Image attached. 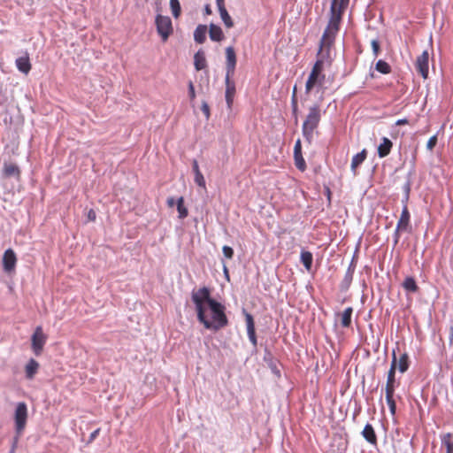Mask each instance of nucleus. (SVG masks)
<instances>
[{
  "label": "nucleus",
  "mask_w": 453,
  "mask_h": 453,
  "mask_svg": "<svg viewBox=\"0 0 453 453\" xmlns=\"http://www.w3.org/2000/svg\"><path fill=\"white\" fill-rule=\"evenodd\" d=\"M349 0H332L330 8V19L321 37L319 50L317 54V60L305 83V94H310L315 88L322 87L326 75L324 72L325 64L331 65L330 50L334 43L335 35L339 31V26L342 14L348 7Z\"/></svg>",
  "instance_id": "1"
},
{
  "label": "nucleus",
  "mask_w": 453,
  "mask_h": 453,
  "mask_svg": "<svg viewBox=\"0 0 453 453\" xmlns=\"http://www.w3.org/2000/svg\"><path fill=\"white\" fill-rule=\"evenodd\" d=\"M191 299L196 306L197 319L206 329L218 331L228 325L225 306L211 298L207 287L192 291Z\"/></svg>",
  "instance_id": "2"
},
{
  "label": "nucleus",
  "mask_w": 453,
  "mask_h": 453,
  "mask_svg": "<svg viewBox=\"0 0 453 453\" xmlns=\"http://www.w3.org/2000/svg\"><path fill=\"white\" fill-rule=\"evenodd\" d=\"M322 117V111L319 104L316 103L309 107L308 113L302 126V133L304 138L311 142L313 133L318 128Z\"/></svg>",
  "instance_id": "3"
},
{
  "label": "nucleus",
  "mask_w": 453,
  "mask_h": 453,
  "mask_svg": "<svg viewBox=\"0 0 453 453\" xmlns=\"http://www.w3.org/2000/svg\"><path fill=\"white\" fill-rule=\"evenodd\" d=\"M155 25L162 42H165L173 33L170 17L157 14L155 19Z\"/></svg>",
  "instance_id": "4"
},
{
  "label": "nucleus",
  "mask_w": 453,
  "mask_h": 453,
  "mask_svg": "<svg viewBox=\"0 0 453 453\" xmlns=\"http://www.w3.org/2000/svg\"><path fill=\"white\" fill-rule=\"evenodd\" d=\"M411 214L407 204H404L400 218L397 221L396 227L394 233L395 243H398L401 233L411 232Z\"/></svg>",
  "instance_id": "5"
},
{
  "label": "nucleus",
  "mask_w": 453,
  "mask_h": 453,
  "mask_svg": "<svg viewBox=\"0 0 453 453\" xmlns=\"http://www.w3.org/2000/svg\"><path fill=\"white\" fill-rule=\"evenodd\" d=\"M27 419V407L24 402L19 403L14 413L15 427L17 434H20L25 429Z\"/></svg>",
  "instance_id": "6"
},
{
  "label": "nucleus",
  "mask_w": 453,
  "mask_h": 453,
  "mask_svg": "<svg viewBox=\"0 0 453 453\" xmlns=\"http://www.w3.org/2000/svg\"><path fill=\"white\" fill-rule=\"evenodd\" d=\"M47 336L43 334L42 326H37L32 335V349L36 356L41 355L46 343Z\"/></svg>",
  "instance_id": "7"
},
{
  "label": "nucleus",
  "mask_w": 453,
  "mask_h": 453,
  "mask_svg": "<svg viewBox=\"0 0 453 453\" xmlns=\"http://www.w3.org/2000/svg\"><path fill=\"white\" fill-rule=\"evenodd\" d=\"M415 67L423 79H426L428 77L429 54L427 50H424L422 54L417 58Z\"/></svg>",
  "instance_id": "8"
},
{
  "label": "nucleus",
  "mask_w": 453,
  "mask_h": 453,
  "mask_svg": "<svg viewBox=\"0 0 453 453\" xmlns=\"http://www.w3.org/2000/svg\"><path fill=\"white\" fill-rule=\"evenodd\" d=\"M237 58L234 47L226 48V76H234Z\"/></svg>",
  "instance_id": "9"
},
{
  "label": "nucleus",
  "mask_w": 453,
  "mask_h": 453,
  "mask_svg": "<svg viewBox=\"0 0 453 453\" xmlns=\"http://www.w3.org/2000/svg\"><path fill=\"white\" fill-rule=\"evenodd\" d=\"M396 364H397V357L395 354V350H393L392 361H391L389 371L388 372L387 382H386L385 388H397L399 386V382H397L395 380Z\"/></svg>",
  "instance_id": "10"
},
{
  "label": "nucleus",
  "mask_w": 453,
  "mask_h": 453,
  "mask_svg": "<svg viewBox=\"0 0 453 453\" xmlns=\"http://www.w3.org/2000/svg\"><path fill=\"white\" fill-rule=\"evenodd\" d=\"M17 263V257L13 250L8 249L4 251L3 256V268L4 272L11 273L15 269Z\"/></svg>",
  "instance_id": "11"
},
{
  "label": "nucleus",
  "mask_w": 453,
  "mask_h": 453,
  "mask_svg": "<svg viewBox=\"0 0 453 453\" xmlns=\"http://www.w3.org/2000/svg\"><path fill=\"white\" fill-rule=\"evenodd\" d=\"M233 76H226L225 78V83H226V93L225 97L227 104V107L229 109L232 108L234 98L235 96V83L234 81H232Z\"/></svg>",
  "instance_id": "12"
},
{
  "label": "nucleus",
  "mask_w": 453,
  "mask_h": 453,
  "mask_svg": "<svg viewBox=\"0 0 453 453\" xmlns=\"http://www.w3.org/2000/svg\"><path fill=\"white\" fill-rule=\"evenodd\" d=\"M245 321L247 326V333L250 341L251 343L256 346L257 345V336H256V330H255V323L253 317L250 313L245 312Z\"/></svg>",
  "instance_id": "13"
},
{
  "label": "nucleus",
  "mask_w": 453,
  "mask_h": 453,
  "mask_svg": "<svg viewBox=\"0 0 453 453\" xmlns=\"http://www.w3.org/2000/svg\"><path fill=\"white\" fill-rule=\"evenodd\" d=\"M441 453H453V434H444L441 436Z\"/></svg>",
  "instance_id": "14"
},
{
  "label": "nucleus",
  "mask_w": 453,
  "mask_h": 453,
  "mask_svg": "<svg viewBox=\"0 0 453 453\" xmlns=\"http://www.w3.org/2000/svg\"><path fill=\"white\" fill-rule=\"evenodd\" d=\"M16 66L19 72L25 74H27L30 72L32 65L27 52H26L24 56L16 59Z\"/></svg>",
  "instance_id": "15"
},
{
  "label": "nucleus",
  "mask_w": 453,
  "mask_h": 453,
  "mask_svg": "<svg viewBox=\"0 0 453 453\" xmlns=\"http://www.w3.org/2000/svg\"><path fill=\"white\" fill-rule=\"evenodd\" d=\"M395 388H385L386 401L392 416H395L396 412V403L394 397Z\"/></svg>",
  "instance_id": "16"
},
{
  "label": "nucleus",
  "mask_w": 453,
  "mask_h": 453,
  "mask_svg": "<svg viewBox=\"0 0 453 453\" xmlns=\"http://www.w3.org/2000/svg\"><path fill=\"white\" fill-rule=\"evenodd\" d=\"M393 147V142L387 137L381 139L380 144L378 146V156L382 158L387 157Z\"/></svg>",
  "instance_id": "17"
},
{
  "label": "nucleus",
  "mask_w": 453,
  "mask_h": 453,
  "mask_svg": "<svg viewBox=\"0 0 453 453\" xmlns=\"http://www.w3.org/2000/svg\"><path fill=\"white\" fill-rule=\"evenodd\" d=\"M194 65L196 71H201L207 67L205 53L202 49H200L194 56Z\"/></svg>",
  "instance_id": "18"
},
{
  "label": "nucleus",
  "mask_w": 453,
  "mask_h": 453,
  "mask_svg": "<svg viewBox=\"0 0 453 453\" xmlns=\"http://www.w3.org/2000/svg\"><path fill=\"white\" fill-rule=\"evenodd\" d=\"M363 437L372 445H377V435L371 424H366L362 431Z\"/></svg>",
  "instance_id": "19"
},
{
  "label": "nucleus",
  "mask_w": 453,
  "mask_h": 453,
  "mask_svg": "<svg viewBox=\"0 0 453 453\" xmlns=\"http://www.w3.org/2000/svg\"><path fill=\"white\" fill-rule=\"evenodd\" d=\"M4 175L7 178L9 177H16L17 179H19L20 177V170L19 166L15 164H7L5 163L4 165Z\"/></svg>",
  "instance_id": "20"
},
{
  "label": "nucleus",
  "mask_w": 453,
  "mask_h": 453,
  "mask_svg": "<svg viewBox=\"0 0 453 453\" xmlns=\"http://www.w3.org/2000/svg\"><path fill=\"white\" fill-rule=\"evenodd\" d=\"M39 369V363L35 360L34 358H31L25 367V372L26 377L29 380H32L35 375L37 373Z\"/></svg>",
  "instance_id": "21"
},
{
  "label": "nucleus",
  "mask_w": 453,
  "mask_h": 453,
  "mask_svg": "<svg viewBox=\"0 0 453 453\" xmlns=\"http://www.w3.org/2000/svg\"><path fill=\"white\" fill-rule=\"evenodd\" d=\"M209 35L211 40L214 42H221L225 37L221 27L215 24L210 25Z\"/></svg>",
  "instance_id": "22"
},
{
  "label": "nucleus",
  "mask_w": 453,
  "mask_h": 453,
  "mask_svg": "<svg viewBox=\"0 0 453 453\" xmlns=\"http://www.w3.org/2000/svg\"><path fill=\"white\" fill-rule=\"evenodd\" d=\"M410 366L409 355L404 352L403 353L399 358H397L396 369L399 370L400 372H405Z\"/></svg>",
  "instance_id": "23"
},
{
  "label": "nucleus",
  "mask_w": 453,
  "mask_h": 453,
  "mask_svg": "<svg viewBox=\"0 0 453 453\" xmlns=\"http://www.w3.org/2000/svg\"><path fill=\"white\" fill-rule=\"evenodd\" d=\"M207 27L205 25H198L194 32V39L197 43L204 42L206 39Z\"/></svg>",
  "instance_id": "24"
},
{
  "label": "nucleus",
  "mask_w": 453,
  "mask_h": 453,
  "mask_svg": "<svg viewBox=\"0 0 453 453\" xmlns=\"http://www.w3.org/2000/svg\"><path fill=\"white\" fill-rule=\"evenodd\" d=\"M405 291L416 293L418 290V286L413 277H406L402 283Z\"/></svg>",
  "instance_id": "25"
},
{
  "label": "nucleus",
  "mask_w": 453,
  "mask_h": 453,
  "mask_svg": "<svg viewBox=\"0 0 453 453\" xmlns=\"http://www.w3.org/2000/svg\"><path fill=\"white\" fill-rule=\"evenodd\" d=\"M353 313V308H346L341 314V325L342 327H349L351 325V317Z\"/></svg>",
  "instance_id": "26"
},
{
  "label": "nucleus",
  "mask_w": 453,
  "mask_h": 453,
  "mask_svg": "<svg viewBox=\"0 0 453 453\" xmlns=\"http://www.w3.org/2000/svg\"><path fill=\"white\" fill-rule=\"evenodd\" d=\"M366 158V150H363L361 152L356 154L352 157L351 161V169L355 172L356 169L365 160Z\"/></svg>",
  "instance_id": "27"
},
{
  "label": "nucleus",
  "mask_w": 453,
  "mask_h": 453,
  "mask_svg": "<svg viewBox=\"0 0 453 453\" xmlns=\"http://www.w3.org/2000/svg\"><path fill=\"white\" fill-rule=\"evenodd\" d=\"M176 205H177V211L179 212V219H183L187 218L188 215V211L184 204L183 196H180L178 198V200L176 202Z\"/></svg>",
  "instance_id": "28"
},
{
  "label": "nucleus",
  "mask_w": 453,
  "mask_h": 453,
  "mask_svg": "<svg viewBox=\"0 0 453 453\" xmlns=\"http://www.w3.org/2000/svg\"><path fill=\"white\" fill-rule=\"evenodd\" d=\"M313 257L310 251H302L301 262L307 270H311L312 265Z\"/></svg>",
  "instance_id": "29"
},
{
  "label": "nucleus",
  "mask_w": 453,
  "mask_h": 453,
  "mask_svg": "<svg viewBox=\"0 0 453 453\" xmlns=\"http://www.w3.org/2000/svg\"><path fill=\"white\" fill-rule=\"evenodd\" d=\"M219 12L220 18H221L222 21L224 22L225 26L227 28L233 27H234V22L232 20L231 16L227 12L226 9V8L225 9H220V10H219Z\"/></svg>",
  "instance_id": "30"
},
{
  "label": "nucleus",
  "mask_w": 453,
  "mask_h": 453,
  "mask_svg": "<svg viewBox=\"0 0 453 453\" xmlns=\"http://www.w3.org/2000/svg\"><path fill=\"white\" fill-rule=\"evenodd\" d=\"M375 69L383 74H388L391 73V66L389 65V64L381 59H380L376 63Z\"/></svg>",
  "instance_id": "31"
},
{
  "label": "nucleus",
  "mask_w": 453,
  "mask_h": 453,
  "mask_svg": "<svg viewBox=\"0 0 453 453\" xmlns=\"http://www.w3.org/2000/svg\"><path fill=\"white\" fill-rule=\"evenodd\" d=\"M170 7L172 14L175 19H178L181 13L180 4L179 0H170Z\"/></svg>",
  "instance_id": "32"
},
{
  "label": "nucleus",
  "mask_w": 453,
  "mask_h": 453,
  "mask_svg": "<svg viewBox=\"0 0 453 453\" xmlns=\"http://www.w3.org/2000/svg\"><path fill=\"white\" fill-rule=\"evenodd\" d=\"M295 158V165L301 172H304L306 170V163L302 154L294 155Z\"/></svg>",
  "instance_id": "33"
},
{
  "label": "nucleus",
  "mask_w": 453,
  "mask_h": 453,
  "mask_svg": "<svg viewBox=\"0 0 453 453\" xmlns=\"http://www.w3.org/2000/svg\"><path fill=\"white\" fill-rule=\"evenodd\" d=\"M195 182L201 188H206V183H205V180H204V177L202 173H197V174H195V179H194Z\"/></svg>",
  "instance_id": "34"
},
{
  "label": "nucleus",
  "mask_w": 453,
  "mask_h": 453,
  "mask_svg": "<svg viewBox=\"0 0 453 453\" xmlns=\"http://www.w3.org/2000/svg\"><path fill=\"white\" fill-rule=\"evenodd\" d=\"M291 107H292V112L295 116L297 115L298 111V101H297V96L292 95L291 96Z\"/></svg>",
  "instance_id": "35"
},
{
  "label": "nucleus",
  "mask_w": 453,
  "mask_h": 453,
  "mask_svg": "<svg viewBox=\"0 0 453 453\" xmlns=\"http://www.w3.org/2000/svg\"><path fill=\"white\" fill-rule=\"evenodd\" d=\"M222 251H223V254L224 256L228 258V259H232L233 257H234V250L230 247V246H223L222 248Z\"/></svg>",
  "instance_id": "36"
},
{
  "label": "nucleus",
  "mask_w": 453,
  "mask_h": 453,
  "mask_svg": "<svg viewBox=\"0 0 453 453\" xmlns=\"http://www.w3.org/2000/svg\"><path fill=\"white\" fill-rule=\"evenodd\" d=\"M201 110H202L203 113L204 114V116L206 117V119H208L210 118L211 113H210V106L206 102H203V104L201 105Z\"/></svg>",
  "instance_id": "37"
},
{
  "label": "nucleus",
  "mask_w": 453,
  "mask_h": 453,
  "mask_svg": "<svg viewBox=\"0 0 453 453\" xmlns=\"http://www.w3.org/2000/svg\"><path fill=\"white\" fill-rule=\"evenodd\" d=\"M437 143V137L435 135L429 138L426 143V148L432 150Z\"/></svg>",
  "instance_id": "38"
},
{
  "label": "nucleus",
  "mask_w": 453,
  "mask_h": 453,
  "mask_svg": "<svg viewBox=\"0 0 453 453\" xmlns=\"http://www.w3.org/2000/svg\"><path fill=\"white\" fill-rule=\"evenodd\" d=\"M372 50H373V53H374V56L377 57L379 55V52H380V43L377 40H372Z\"/></svg>",
  "instance_id": "39"
},
{
  "label": "nucleus",
  "mask_w": 453,
  "mask_h": 453,
  "mask_svg": "<svg viewBox=\"0 0 453 453\" xmlns=\"http://www.w3.org/2000/svg\"><path fill=\"white\" fill-rule=\"evenodd\" d=\"M188 95L190 100L193 101L196 98L195 87L192 81H189L188 83Z\"/></svg>",
  "instance_id": "40"
},
{
  "label": "nucleus",
  "mask_w": 453,
  "mask_h": 453,
  "mask_svg": "<svg viewBox=\"0 0 453 453\" xmlns=\"http://www.w3.org/2000/svg\"><path fill=\"white\" fill-rule=\"evenodd\" d=\"M302 154V144L301 141L297 140L294 146V155H300Z\"/></svg>",
  "instance_id": "41"
},
{
  "label": "nucleus",
  "mask_w": 453,
  "mask_h": 453,
  "mask_svg": "<svg viewBox=\"0 0 453 453\" xmlns=\"http://www.w3.org/2000/svg\"><path fill=\"white\" fill-rule=\"evenodd\" d=\"M100 431H101V429H100V428H97V429H96L95 431H93V432L90 434V435H89V437H88V444H89V443H92V442L95 441V439H96V438L98 436V434H100Z\"/></svg>",
  "instance_id": "42"
},
{
  "label": "nucleus",
  "mask_w": 453,
  "mask_h": 453,
  "mask_svg": "<svg viewBox=\"0 0 453 453\" xmlns=\"http://www.w3.org/2000/svg\"><path fill=\"white\" fill-rule=\"evenodd\" d=\"M87 217L89 221H95L96 219V213L93 209H90L88 212Z\"/></svg>",
  "instance_id": "43"
},
{
  "label": "nucleus",
  "mask_w": 453,
  "mask_h": 453,
  "mask_svg": "<svg viewBox=\"0 0 453 453\" xmlns=\"http://www.w3.org/2000/svg\"><path fill=\"white\" fill-rule=\"evenodd\" d=\"M192 168H193V172H194L195 174H197V173H201L199 165H198V162H197L196 159L193 160V162H192Z\"/></svg>",
  "instance_id": "44"
},
{
  "label": "nucleus",
  "mask_w": 453,
  "mask_h": 453,
  "mask_svg": "<svg viewBox=\"0 0 453 453\" xmlns=\"http://www.w3.org/2000/svg\"><path fill=\"white\" fill-rule=\"evenodd\" d=\"M408 123H409V120L407 119H401L395 122V125L396 126H403V125H407Z\"/></svg>",
  "instance_id": "45"
},
{
  "label": "nucleus",
  "mask_w": 453,
  "mask_h": 453,
  "mask_svg": "<svg viewBox=\"0 0 453 453\" xmlns=\"http://www.w3.org/2000/svg\"><path fill=\"white\" fill-rule=\"evenodd\" d=\"M216 4H217L219 10L226 8L225 7V0H216Z\"/></svg>",
  "instance_id": "46"
},
{
  "label": "nucleus",
  "mask_w": 453,
  "mask_h": 453,
  "mask_svg": "<svg viewBox=\"0 0 453 453\" xmlns=\"http://www.w3.org/2000/svg\"><path fill=\"white\" fill-rule=\"evenodd\" d=\"M166 203H167L168 207H170V208L173 207L174 204H175L174 198L173 197H168L167 201H166Z\"/></svg>",
  "instance_id": "47"
},
{
  "label": "nucleus",
  "mask_w": 453,
  "mask_h": 453,
  "mask_svg": "<svg viewBox=\"0 0 453 453\" xmlns=\"http://www.w3.org/2000/svg\"><path fill=\"white\" fill-rule=\"evenodd\" d=\"M292 95L297 96V87L296 85L294 86Z\"/></svg>",
  "instance_id": "48"
},
{
  "label": "nucleus",
  "mask_w": 453,
  "mask_h": 453,
  "mask_svg": "<svg viewBox=\"0 0 453 453\" xmlns=\"http://www.w3.org/2000/svg\"><path fill=\"white\" fill-rule=\"evenodd\" d=\"M205 12H206V14H211V8H210V6H209V5H207V6L205 7Z\"/></svg>",
  "instance_id": "49"
},
{
  "label": "nucleus",
  "mask_w": 453,
  "mask_h": 453,
  "mask_svg": "<svg viewBox=\"0 0 453 453\" xmlns=\"http://www.w3.org/2000/svg\"><path fill=\"white\" fill-rule=\"evenodd\" d=\"M449 340H450V342L453 341V327H451V329H450Z\"/></svg>",
  "instance_id": "50"
}]
</instances>
